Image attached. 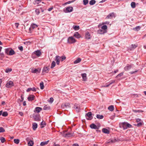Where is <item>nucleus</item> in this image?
Returning <instances> with one entry per match:
<instances>
[{
	"instance_id": "obj_1",
	"label": "nucleus",
	"mask_w": 146,
	"mask_h": 146,
	"mask_svg": "<svg viewBox=\"0 0 146 146\" xmlns=\"http://www.w3.org/2000/svg\"><path fill=\"white\" fill-rule=\"evenodd\" d=\"M119 126L120 128H123V129H125L132 127V125L130 124L125 122L120 123Z\"/></svg>"
},
{
	"instance_id": "obj_2",
	"label": "nucleus",
	"mask_w": 146,
	"mask_h": 146,
	"mask_svg": "<svg viewBox=\"0 0 146 146\" xmlns=\"http://www.w3.org/2000/svg\"><path fill=\"white\" fill-rule=\"evenodd\" d=\"M38 27V25L32 23L30 27L29 28L28 32L30 33H31L34 29Z\"/></svg>"
},
{
	"instance_id": "obj_3",
	"label": "nucleus",
	"mask_w": 146,
	"mask_h": 146,
	"mask_svg": "<svg viewBox=\"0 0 146 146\" xmlns=\"http://www.w3.org/2000/svg\"><path fill=\"white\" fill-rule=\"evenodd\" d=\"M76 40L72 36L69 37L68 39V43L69 44H73L76 42Z\"/></svg>"
},
{
	"instance_id": "obj_4",
	"label": "nucleus",
	"mask_w": 146,
	"mask_h": 146,
	"mask_svg": "<svg viewBox=\"0 0 146 146\" xmlns=\"http://www.w3.org/2000/svg\"><path fill=\"white\" fill-rule=\"evenodd\" d=\"M86 119L89 120H91L93 117L92 116V113L91 112H89L86 113L85 115Z\"/></svg>"
},
{
	"instance_id": "obj_5",
	"label": "nucleus",
	"mask_w": 146,
	"mask_h": 146,
	"mask_svg": "<svg viewBox=\"0 0 146 146\" xmlns=\"http://www.w3.org/2000/svg\"><path fill=\"white\" fill-rule=\"evenodd\" d=\"M61 106L62 108L64 109L69 108L70 107V104L68 103L62 104Z\"/></svg>"
},
{
	"instance_id": "obj_6",
	"label": "nucleus",
	"mask_w": 146,
	"mask_h": 146,
	"mask_svg": "<svg viewBox=\"0 0 146 146\" xmlns=\"http://www.w3.org/2000/svg\"><path fill=\"white\" fill-rule=\"evenodd\" d=\"M14 86L13 82L11 81H9L7 82L6 85V87L7 88H10Z\"/></svg>"
},
{
	"instance_id": "obj_7",
	"label": "nucleus",
	"mask_w": 146,
	"mask_h": 146,
	"mask_svg": "<svg viewBox=\"0 0 146 146\" xmlns=\"http://www.w3.org/2000/svg\"><path fill=\"white\" fill-rule=\"evenodd\" d=\"M133 64H127V66L124 67V69L125 71L129 70L133 67Z\"/></svg>"
},
{
	"instance_id": "obj_8",
	"label": "nucleus",
	"mask_w": 146,
	"mask_h": 146,
	"mask_svg": "<svg viewBox=\"0 0 146 146\" xmlns=\"http://www.w3.org/2000/svg\"><path fill=\"white\" fill-rule=\"evenodd\" d=\"M33 117L35 120L36 121H39L40 120V116L39 115H34Z\"/></svg>"
},
{
	"instance_id": "obj_9",
	"label": "nucleus",
	"mask_w": 146,
	"mask_h": 146,
	"mask_svg": "<svg viewBox=\"0 0 146 146\" xmlns=\"http://www.w3.org/2000/svg\"><path fill=\"white\" fill-rule=\"evenodd\" d=\"M73 9L72 7H68L66 8V11H64L65 13L70 12L72 11Z\"/></svg>"
},
{
	"instance_id": "obj_10",
	"label": "nucleus",
	"mask_w": 146,
	"mask_h": 146,
	"mask_svg": "<svg viewBox=\"0 0 146 146\" xmlns=\"http://www.w3.org/2000/svg\"><path fill=\"white\" fill-rule=\"evenodd\" d=\"M85 38L86 39L88 40L91 38V36L90 33L88 32L85 33Z\"/></svg>"
},
{
	"instance_id": "obj_11",
	"label": "nucleus",
	"mask_w": 146,
	"mask_h": 146,
	"mask_svg": "<svg viewBox=\"0 0 146 146\" xmlns=\"http://www.w3.org/2000/svg\"><path fill=\"white\" fill-rule=\"evenodd\" d=\"M60 57L59 56H56L55 60L56 61V63L57 65H59L60 61Z\"/></svg>"
},
{
	"instance_id": "obj_12",
	"label": "nucleus",
	"mask_w": 146,
	"mask_h": 146,
	"mask_svg": "<svg viewBox=\"0 0 146 146\" xmlns=\"http://www.w3.org/2000/svg\"><path fill=\"white\" fill-rule=\"evenodd\" d=\"M50 69V68L49 66L44 67L43 69L42 72H45L46 73H48Z\"/></svg>"
},
{
	"instance_id": "obj_13",
	"label": "nucleus",
	"mask_w": 146,
	"mask_h": 146,
	"mask_svg": "<svg viewBox=\"0 0 146 146\" xmlns=\"http://www.w3.org/2000/svg\"><path fill=\"white\" fill-rule=\"evenodd\" d=\"M35 96L33 95H30L28 98V100L29 101H32L34 99Z\"/></svg>"
},
{
	"instance_id": "obj_14",
	"label": "nucleus",
	"mask_w": 146,
	"mask_h": 146,
	"mask_svg": "<svg viewBox=\"0 0 146 146\" xmlns=\"http://www.w3.org/2000/svg\"><path fill=\"white\" fill-rule=\"evenodd\" d=\"M114 14L113 13H110L107 16L106 18L107 19H112L113 17H114Z\"/></svg>"
},
{
	"instance_id": "obj_15",
	"label": "nucleus",
	"mask_w": 146,
	"mask_h": 146,
	"mask_svg": "<svg viewBox=\"0 0 146 146\" xmlns=\"http://www.w3.org/2000/svg\"><path fill=\"white\" fill-rule=\"evenodd\" d=\"M42 110V109L41 108L37 107H36L35 108V109L34 110V112H37L38 113H39L40 111H41Z\"/></svg>"
},
{
	"instance_id": "obj_16",
	"label": "nucleus",
	"mask_w": 146,
	"mask_h": 146,
	"mask_svg": "<svg viewBox=\"0 0 146 146\" xmlns=\"http://www.w3.org/2000/svg\"><path fill=\"white\" fill-rule=\"evenodd\" d=\"M34 54L38 56H39L41 55L40 51L39 50H37L34 52Z\"/></svg>"
},
{
	"instance_id": "obj_17",
	"label": "nucleus",
	"mask_w": 146,
	"mask_h": 146,
	"mask_svg": "<svg viewBox=\"0 0 146 146\" xmlns=\"http://www.w3.org/2000/svg\"><path fill=\"white\" fill-rule=\"evenodd\" d=\"M81 75L83 79V80L84 81H86L87 80L86 74V73L82 74Z\"/></svg>"
},
{
	"instance_id": "obj_18",
	"label": "nucleus",
	"mask_w": 146,
	"mask_h": 146,
	"mask_svg": "<svg viewBox=\"0 0 146 146\" xmlns=\"http://www.w3.org/2000/svg\"><path fill=\"white\" fill-rule=\"evenodd\" d=\"M106 30H104L102 29H100L98 30V32L100 34H103L106 33Z\"/></svg>"
},
{
	"instance_id": "obj_19",
	"label": "nucleus",
	"mask_w": 146,
	"mask_h": 146,
	"mask_svg": "<svg viewBox=\"0 0 146 146\" xmlns=\"http://www.w3.org/2000/svg\"><path fill=\"white\" fill-rule=\"evenodd\" d=\"M74 108H75L76 111L77 112H79L80 111V108L79 106L77 104H75L74 106Z\"/></svg>"
},
{
	"instance_id": "obj_20",
	"label": "nucleus",
	"mask_w": 146,
	"mask_h": 146,
	"mask_svg": "<svg viewBox=\"0 0 146 146\" xmlns=\"http://www.w3.org/2000/svg\"><path fill=\"white\" fill-rule=\"evenodd\" d=\"M102 131L104 133L108 134L109 133V131L105 128H104L102 129Z\"/></svg>"
},
{
	"instance_id": "obj_21",
	"label": "nucleus",
	"mask_w": 146,
	"mask_h": 146,
	"mask_svg": "<svg viewBox=\"0 0 146 146\" xmlns=\"http://www.w3.org/2000/svg\"><path fill=\"white\" fill-rule=\"evenodd\" d=\"M90 127L92 129H98L97 126L93 123L91 124L90 125Z\"/></svg>"
},
{
	"instance_id": "obj_22",
	"label": "nucleus",
	"mask_w": 146,
	"mask_h": 146,
	"mask_svg": "<svg viewBox=\"0 0 146 146\" xmlns=\"http://www.w3.org/2000/svg\"><path fill=\"white\" fill-rule=\"evenodd\" d=\"M31 90H32L34 92L36 91V89L34 88H29L27 90V92H29Z\"/></svg>"
},
{
	"instance_id": "obj_23",
	"label": "nucleus",
	"mask_w": 146,
	"mask_h": 146,
	"mask_svg": "<svg viewBox=\"0 0 146 146\" xmlns=\"http://www.w3.org/2000/svg\"><path fill=\"white\" fill-rule=\"evenodd\" d=\"M74 36L77 38H79L81 37L80 35L78 32H76L74 33Z\"/></svg>"
},
{
	"instance_id": "obj_24",
	"label": "nucleus",
	"mask_w": 146,
	"mask_h": 146,
	"mask_svg": "<svg viewBox=\"0 0 146 146\" xmlns=\"http://www.w3.org/2000/svg\"><path fill=\"white\" fill-rule=\"evenodd\" d=\"M49 142V140L46 141L42 142L40 143V145L41 146H43L45 145H47Z\"/></svg>"
},
{
	"instance_id": "obj_25",
	"label": "nucleus",
	"mask_w": 146,
	"mask_h": 146,
	"mask_svg": "<svg viewBox=\"0 0 146 146\" xmlns=\"http://www.w3.org/2000/svg\"><path fill=\"white\" fill-rule=\"evenodd\" d=\"M37 127V124L35 123L33 124V130H35Z\"/></svg>"
},
{
	"instance_id": "obj_26",
	"label": "nucleus",
	"mask_w": 146,
	"mask_h": 146,
	"mask_svg": "<svg viewBox=\"0 0 146 146\" xmlns=\"http://www.w3.org/2000/svg\"><path fill=\"white\" fill-rule=\"evenodd\" d=\"M10 50H9V53L8 54L9 55H12L15 54V52L11 48Z\"/></svg>"
},
{
	"instance_id": "obj_27",
	"label": "nucleus",
	"mask_w": 146,
	"mask_h": 146,
	"mask_svg": "<svg viewBox=\"0 0 146 146\" xmlns=\"http://www.w3.org/2000/svg\"><path fill=\"white\" fill-rule=\"evenodd\" d=\"M32 72L33 73H38L40 72V71L37 69H34L32 70Z\"/></svg>"
},
{
	"instance_id": "obj_28",
	"label": "nucleus",
	"mask_w": 146,
	"mask_h": 146,
	"mask_svg": "<svg viewBox=\"0 0 146 146\" xmlns=\"http://www.w3.org/2000/svg\"><path fill=\"white\" fill-rule=\"evenodd\" d=\"M81 61V59L80 58H78L74 62V64H77L80 62Z\"/></svg>"
},
{
	"instance_id": "obj_29",
	"label": "nucleus",
	"mask_w": 146,
	"mask_h": 146,
	"mask_svg": "<svg viewBox=\"0 0 146 146\" xmlns=\"http://www.w3.org/2000/svg\"><path fill=\"white\" fill-rule=\"evenodd\" d=\"M50 107L49 106L47 105L45 106H44V107L43 108V109L44 110H50Z\"/></svg>"
},
{
	"instance_id": "obj_30",
	"label": "nucleus",
	"mask_w": 146,
	"mask_h": 146,
	"mask_svg": "<svg viewBox=\"0 0 146 146\" xmlns=\"http://www.w3.org/2000/svg\"><path fill=\"white\" fill-rule=\"evenodd\" d=\"M143 124V121H141L139 122H138L137 124L135 125L137 127H139L141 126Z\"/></svg>"
},
{
	"instance_id": "obj_31",
	"label": "nucleus",
	"mask_w": 146,
	"mask_h": 146,
	"mask_svg": "<svg viewBox=\"0 0 146 146\" xmlns=\"http://www.w3.org/2000/svg\"><path fill=\"white\" fill-rule=\"evenodd\" d=\"M108 109L110 111H112L114 110V106L113 105H111L108 107Z\"/></svg>"
},
{
	"instance_id": "obj_32",
	"label": "nucleus",
	"mask_w": 146,
	"mask_h": 146,
	"mask_svg": "<svg viewBox=\"0 0 146 146\" xmlns=\"http://www.w3.org/2000/svg\"><path fill=\"white\" fill-rule=\"evenodd\" d=\"M141 28V27L140 26H137L133 28V30L135 31H138L140 30Z\"/></svg>"
},
{
	"instance_id": "obj_33",
	"label": "nucleus",
	"mask_w": 146,
	"mask_h": 146,
	"mask_svg": "<svg viewBox=\"0 0 146 146\" xmlns=\"http://www.w3.org/2000/svg\"><path fill=\"white\" fill-rule=\"evenodd\" d=\"M34 144V142L33 141L30 140L28 143V145L29 146H33Z\"/></svg>"
},
{
	"instance_id": "obj_34",
	"label": "nucleus",
	"mask_w": 146,
	"mask_h": 146,
	"mask_svg": "<svg viewBox=\"0 0 146 146\" xmlns=\"http://www.w3.org/2000/svg\"><path fill=\"white\" fill-rule=\"evenodd\" d=\"M73 28L75 30H78L79 29V27L78 25H74L73 26Z\"/></svg>"
},
{
	"instance_id": "obj_35",
	"label": "nucleus",
	"mask_w": 146,
	"mask_h": 146,
	"mask_svg": "<svg viewBox=\"0 0 146 146\" xmlns=\"http://www.w3.org/2000/svg\"><path fill=\"white\" fill-rule=\"evenodd\" d=\"M96 117L98 119H101L104 118V116L102 115H97Z\"/></svg>"
},
{
	"instance_id": "obj_36",
	"label": "nucleus",
	"mask_w": 146,
	"mask_h": 146,
	"mask_svg": "<svg viewBox=\"0 0 146 146\" xmlns=\"http://www.w3.org/2000/svg\"><path fill=\"white\" fill-rule=\"evenodd\" d=\"M55 65H56L55 62L54 61H52V62L51 63V67H50L51 68H53L54 67H55Z\"/></svg>"
},
{
	"instance_id": "obj_37",
	"label": "nucleus",
	"mask_w": 146,
	"mask_h": 146,
	"mask_svg": "<svg viewBox=\"0 0 146 146\" xmlns=\"http://www.w3.org/2000/svg\"><path fill=\"white\" fill-rule=\"evenodd\" d=\"M40 86L41 89L42 90L44 88V83L43 82H41L40 83Z\"/></svg>"
},
{
	"instance_id": "obj_38",
	"label": "nucleus",
	"mask_w": 146,
	"mask_h": 146,
	"mask_svg": "<svg viewBox=\"0 0 146 146\" xmlns=\"http://www.w3.org/2000/svg\"><path fill=\"white\" fill-rule=\"evenodd\" d=\"M46 125V123L44 121H42L40 123V125H42L40 126V127L41 128H43L44 127V126L43 125Z\"/></svg>"
},
{
	"instance_id": "obj_39",
	"label": "nucleus",
	"mask_w": 146,
	"mask_h": 146,
	"mask_svg": "<svg viewBox=\"0 0 146 146\" xmlns=\"http://www.w3.org/2000/svg\"><path fill=\"white\" fill-rule=\"evenodd\" d=\"M96 2V1L95 0H92L90 1V4L91 5H92L95 4Z\"/></svg>"
},
{
	"instance_id": "obj_40",
	"label": "nucleus",
	"mask_w": 146,
	"mask_h": 146,
	"mask_svg": "<svg viewBox=\"0 0 146 146\" xmlns=\"http://www.w3.org/2000/svg\"><path fill=\"white\" fill-rule=\"evenodd\" d=\"M11 48H7L5 49V53L6 54H7L8 55V54L9 53V51L10 50V49H11Z\"/></svg>"
},
{
	"instance_id": "obj_41",
	"label": "nucleus",
	"mask_w": 146,
	"mask_h": 146,
	"mask_svg": "<svg viewBox=\"0 0 146 146\" xmlns=\"http://www.w3.org/2000/svg\"><path fill=\"white\" fill-rule=\"evenodd\" d=\"M131 6L132 8H134L135 7V3L134 2H132L131 3Z\"/></svg>"
},
{
	"instance_id": "obj_42",
	"label": "nucleus",
	"mask_w": 146,
	"mask_h": 146,
	"mask_svg": "<svg viewBox=\"0 0 146 146\" xmlns=\"http://www.w3.org/2000/svg\"><path fill=\"white\" fill-rule=\"evenodd\" d=\"M107 27L106 25H104L103 26L101 27L102 29L104 30H106V29H107Z\"/></svg>"
},
{
	"instance_id": "obj_43",
	"label": "nucleus",
	"mask_w": 146,
	"mask_h": 146,
	"mask_svg": "<svg viewBox=\"0 0 146 146\" xmlns=\"http://www.w3.org/2000/svg\"><path fill=\"white\" fill-rule=\"evenodd\" d=\"M131 46L132 47H131V49H134L137 47V46L135 44H132Z\"/></svg>"
},
{
	"instance_id": "obj_44",
	"label": "nucleus",
	"mask_w": 146,
	"mask_h": 146,
	"mask_svg": "<svg viewBox=\"0 0 146 146\" xmlns=\"http://www.w3.org/2000/svg\"><path fill=\"white\" fill-rule=\"evenodd\" d=\"M3 116L4 117H6L8 115V113L7 112H4L2 114Z\"/></svg>"
},
{
	"instance_id": "obj_45",
	"label": "nucleus",
	"mask_w": 146,
	"mask_h": 146,
	"mask_svg": "<svg viewBox=\"0 0 146 146\" xmlns=\"http://www.w3.org/2000/svg\"><path fill=\"white\" fill-rule=\"evenodd\" d=\"M14 142L16 144H18L19 142V139H14Z\"/></svg>"
},
{
	"instance_id": "obj_46",
	"label": "nucleus",
	"mask_w": 146,
	"mask_h": 146,
	"mask_svg": "<svg viewBox=\"0 0 146 146\" xmlns=\"http://www.w3.org/2000/svg\"><path fill=\"white\" fill-rule=\"evenodd\" d=\"M0 139L1 141V142L2 143H4L5 141V138L3 137H1L0 138Z\"/></svg>"
},
{
	"instance_id": "obj_47",
	"label": "nucleus",
	"mask_w": 146,
	"mask_h": 146,
	"mask_svg": "<svg viewBox=\"0 0 146 146\" xmlns=\"http://www.w3.org/2000/svg\"><path fill=\"white\" fill-rule=\"evenodd\" d=\"M12 70V69L11 68H7L5 70V72L6 73H8L9 72H11Z\"/></svg>"
},
{
	"instance_id": "obj_48",
	"label": "nucleus",
	"mask_w": 146,
	"mask_h": 146,
	"mask_svg": "<svg viewBox=\"0 0 146 146\" xmlns=\"http://www.w3.org/2000/svg\"><path fill=\"white\" fill-rule=\"evenodd\" d=\"M60 58L61 59V61H63L66 59V57L65 56H62L60 57Z\"/></svg>"
},
{
	"instance_id": "obj_49",
	"label": "nucleus",
	"mask_w": 146,
	"mask_h": 146,
	"mask_svg": "<svg viewBox=\"0 0 146 146\" xmlns=\"http://www.w3.org/2000/svg\"><path fill=\"white\" fill-rule=\"evenodd\" d=\"M35 12L36 14L38 15L40 13V11L38 9H36L35 10Z\"/></svg>"
},
{
	"instance_id": "obj_50",
	"label": "nucleus",
	"mask_w": 146,
	"mask_h": 146,
	"mask_svg": "<svg viewBox=\"0 0 146 146\" xmlns=\"http://www.w3.org/2000/svg\"><path fill=\"white\" fill-rule=\"evenodd\" d=\"M5 131L4 129L2 127H0V133L4 132Z\"/></svg>"
},
{
	"instance_id": "obj_51",
	"label": "nucleus",
	"mask_w": 146,
	"mask_h": 146,
	"mask_svg": "<svg viewBox=\"0 0 146 146\" xmlns=\"http://www.w3.org/2000/svg\"><path fill=\"white\" fill-rule=\"evenodd\" d=\"M83 2L84 4L85 5H86L88 3V0H84Z\"/></svg>"
},
{
	"instance_id": "obj_52",
	"label": "nucleus",
	"mask_w": 146,
	"mask_h": 146,
	"mask_svg": "<svg viewBox=\"0 0 146 146\" xmlns=\"http://www.w3.org/2000/svg\"><path fill=\"white\" fill-rule=\"evenodd\" d=\"M131 96L133 98H137L138 97L137 94H131Z\"/></svg>"
},
{
	"instance_id": "obj_53",
	"label": "nucleus",
	"mask_w": 146,
	"mask_h": 146,
	"mask_svg": "<svg viewBox=\"0 0 146 146\" xmlns=\"http://www.w3.org/2000/svg\"><path fill=\"white\" fill-rule=\"evenodd\" d=\"M115 82V80H111V81H110L109 82V84H110V85L111 84H112L114 83Z\"/></svg>"
},
{
	"instance_id": "obj_54",
	"label": "nucleus",
	"mask_w": 146,
	"mask_h": 146,
	"mask_svg": "<svg viewBox=\"0 0 146 146\" xmlns=\"http://www.w3.org/2000/svg\"><path fill=\"white\" fill-rule=\"evenodd\" d=\"M123 72H122L119 74H118L117 76V77L121 76L123 75Z\"/></svg>"
},
{
	"instance_id": "obj_55",
	"label": "nucleus",
	"mask_w": 146,
	"mask_h": 146,
	"mask_svg": "<svg viewBox=\"0 0 146 146\" xmlns=\"http://www.w3.org/2000/svg\"><path fill=\"white\" fill-rule=\"evenodd\" d=\"M19 49L21 51H22L23 50V47L22 46H20L18 47Z\"/></svg>"
},
{
	"instance_id": "obj_56",
	"label": "nucleus",
	"mask_w": 146,
	"mask_h": 146,
	"mask_svg": "<svg viewBox=\"0 0 146 146\" xmlns=\"http://www.w3.org/2000/svg\"><path fill=\"white\" fill-rule=\"evenodd\" d=\"M112 143H114L117 141V140L115 139H111Z\"/></svg>"
},
{
	"instance_id": "obj_57",
	"label": "nucleus",
	"mask_w": 146,
	"mask_h": 146,
	"mask_svg": "<svg viewBox=\"0 0 146 146\" xmlns=\"http://www.w3.org/2000/svg\"><path fill=\"white\" fill-rule=\"evenodd\" d=\"M31 43L30 42H24V43L26 45H29L31 44Z\"/></svg>"
},
{
	"instance_id": "obj_58",
	"label": "nucleus",
	"mask_w": 146,
	"mask_h": 146,
	"mask_svg": "<svg viewBox=\"0 0 146 146\" xmlns=\"http://www.w3.org/2000/svg\"><path fill=\"white\" fill-rule=\"evenodd\" d=\"M141 120V119L139 118H137L136 119V122L137 123L139 122H140Z\"/></svg>"
},
{
	"instance_id": "obj_59",
	"label": "nucleus",
	"mask_w": 146,
	"mask_h": 146,
	"mask_svg": "<svg viewBox=\"0 0 146 146\" xmlns=\"http://www.w3.org/2000/svg\"><path fill=\"white\" fill-rule=\"evenodd\" d=\"M19 25V23H15V26L17 28H18Z\"/></svg>"
},
{
	"instance_id": "obj_60",
	"label": "nucleus",
	"mask_w": 146,
	"mask_h": 146,
	"mask_svg": "<svg viewBox=\"0 0 146 146\" xmlns=\"http://www.w3.org/2000/svg\"><path fill=\"white\" fill-rule=\"evenodd\" d=\"M53 8L52 6L48 9V10L49 11H51Z\"/></svg>"
},
{
	"instance_id": "obj_61",
	"label": "nucleus",
	"mask_w": 146,
	"mask_h": 146,
	"mask_svg": "<svg viewBox=\"0 0 146 146\" xmlns=\"http://www.w3.org/2000/svg\"><path fill=\"white\" fill-rule=\"evenodd\" d=\"M73 2V1H69L68 2H66V3H65V4L66 5V4H69V3H71V2Z\"/></svg>"
},
{
	"instance_id": "obj_62",
	"label": "nucleus",
	"mask_w": 146,
	"mask_h": 146,
	"mask_svg": "<svg viewBox=\"0 0 146 146\" xmlns=\"http://www.w3.org/2000/svg\"><path fill=\"white\" fill-rule=\"evenodd\" d=\"M0 58L2 57H3L4 56V54L3 53H0Z\"/></svg>"
},
{
	"instance_id": "obj_63",
	"label": "nucleus",
	"mask_w": 146,
	"mask_h": 146,
	"mask_svg": "<svg viewBox=\"0 0 146 146\" xmlns=\"http://www.w3.org/2000/svg\"><path fill=\"white\" fill-rule=\"evenodd\" d=\"M40 1V0H36L35 1L36 3L37 4H38Z\"/></svg>"
},
{
	"instance_id": "obj_64",
	"label": "nucleus",
	"mask_w": 146,
	"mask_h": 146,
	"mask_svg": "<svg viewBox=\"0 0 146 146\" xmlns=\"http://www.w3.org/2000/svg\"><path fill=\"white\" fill-rule=\"evenodd\" d=\"M72 146H79V145L78 144L74 143L73 145Z\"/></svg>"
}]
</instances>
